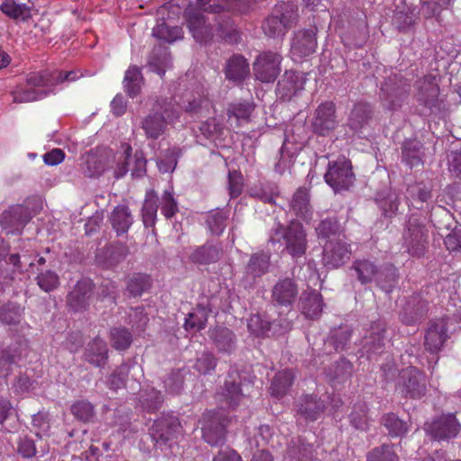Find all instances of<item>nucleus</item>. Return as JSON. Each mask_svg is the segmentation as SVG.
<instances>
[{
  "label": "nucleus",
  "mask_w": 461,
  "mask_h": 461,
  "mask_svg": "<svg viewBox=\"0 0 461 461\" xmlns=\"http://www.w3.org/2000/svg\"><path fill=\"white\" fill-rule=\"evenodd\" d=\"M208 337L218 353L231 355L237 348L236 334L229 328L216 326L208 330Z\"/></svg>",
  "instance_id": "nucleus-19"
},
{
  "label": "nucleus",
  "mask_w": 461,
  "mask_h": 461,
  "mask_svg": "<svg viewBox=\"0 0 461 461\" xmlns=\"http://www.w3.org/2000/svg\"><path fill=\"white\" fill-rule=\"evenodd\" d=\"M150 287V278L146 275L138 274L133 276L128 282L127 290L132 296L140 295L145 290Z\"/></svg>",
  "instance_id": "nucleus-60"
},
{
  "label": "nucleus",
  "mask_w": 461,
  "mask_h": 461,
  "mask_svg": "<svg viewBox=\"0 0 461 461\" xmlns=\"http://www.w3.org/2000/svg\"><path fill=\"white\" fill-rule=\"evenodd\" d=\"M0 9L13 20L24 22L32 17L31 8L25 4H18L14 0H5Z\"/></svg>",
  "instance_id": "nucleus-44"
},
{
  "label": "nucleus",
  "mask_w": 461,
  "mask_h": 461,
  "mask_svg": "<svg viewBox=\"0 0 461 461\" xmlns=\"http://www.w3.org/2000/svg\"><path fill=\"white\" fill-rule=\"evenodd\" d=\"M111 341L114 348L124 350L131 343V334L126 329H113L111 330Z\"/></svg>",
  "instance_id": "nucleus-62"
},
{
  "label": "nucleus",
  "mask_w": 461,
  "mask_h": 461,
  "mask_svg": "<svg viewBox=\"0 0 461 461\" xmlns=\"http://www.w3.org/2000/svg\"><path fill=\"white\" fill-rule=\"evenodd\" d=\"M35 280L38 286L46 293L57 289L59 285V275L50 269L41 270L37 274Z\"/></svg>",
  "instance_id": "nucleus-53"
},
{
  "label": "nucleus",
  "mask_w": 461,
  "mask_h": 461,
  "mask_svg": "<svg viewBox=\"0 0 461 461\" xmlns=\"http://www.w3.org/2000/svg\"><path fill=\"white\" fill-rule=\"evenodd\" d=\"M188 374V370L185 368L172 370L163 381L166 392L169 394H179L184 388L185 379Z\"/></svg>",
  "instance_id": "nucleus-47"
},
{
  "label": "nucleus",
  "mask_w": 461,
  "mask_h": 461,
  "mask_svg": "<svg viewBox=\"0 0 461 461\" xmlns=\"http://www.w3.org/2000/svg\"><path fill=\"white\" fill-rule=\"evenodd\" d=\"M423 145L417 140H408L402 146V158L411 168L422 165Z\"/></svg>",
  "instance_id": "nucleus-37"
},
{
  "label": "nucleus",
  "mask_w": 461,
  "mask_h": 461,
  "mask_svg": "<svg viewBox=\"0 0 461 461\" xmlns=\"http://www.w3.org/2000/svg\"><path fill=\"white\" fill-rule=\"evenodd\" d=\"M153 36L167 42H174L183 38V30L181 27H170L162 23L153 29Z\"/></svg>",
  "instance_id": "nucleus-52"
},
{
  "label": "nucleus",
  "mask_w": 461,
  "mask_h": 461,
  "mask_svg": "<svg viewBox=\"0 0 461 461\" xmlns=\"http://www.w3.org/2000/svg\"><path fill=\"white\" fill-rule=\"evenodd\" d=\"M158 196L154 190H149L146 193L145 200L142 205V221L145 227H152L157 220L158 208Z\"/></svg>",
  "instance_id": "nucleus-42"
},
{
  "label": "nucleus",
  "mask_w": 461,
  "mask_h": 461,
  "mask_svg": "<svg viewBox=\"0 0 461 461\" xmlns=\"http://www.w3.org/2000/svg\"><path fill=\"white\" fill-rule=\"evenodd\" d=\"M299 290L295 281L290 277L279 279L271 289V300L275 305L290 307L296 301Z\"/></svg>",
  "instance_id": "nucleus-17"
},
{
  "label": "nucleus",
  "mask_w": 461,
  "mask_h": 461,
  "mask_svg": "<svg viewBox=\"0 0 461 461\" xmlns=\"http://www.w3.org/2000/svg\"><path fill=\"white\" fill-rule=\"evenodd\" d=\"M409 85L401 75H393L385 79L381 86L380 99L384 108L399 109L408 96Z\"/></svg>",
  "instance_id": "nucleus-6"
},
{
  "label": "nucleus",
  "mask_w": 461,
  "mask_h": 461,
  "mask_svg": "<svg viewBox=\"0 0 461 461\" xmlns=\"http://www.w3.org/2000/svg\"><path fill=\"white\" fill-rule=\"evenodd\" d=\"M122 148L124 149V152L118 159L117 167L114 170V176L116 178L123 177L130 170L133 177L144 176L146 173L147 160L143 152L137 150L133 158H131V147L128 144H122Z\"/></svg>",
  "instance_id": "nucleus-11"
},
{
  "label": "nucleus",
  "mask_w": 461,
  "mask_h": 461,
  "mask_svg": "<svg viewBox=\"0 0 461 461\" xmlns=\"http://www.w3.org/2000/svg\"><path fill=\"white\" fill-rule=\"evenodd\" d=\"M350 270L354 272L361 285H367L375 281L378 275L379 267L370 259L361 258L353 261Z\"/></svg>",
  "instance_id": "nucleus-32"
},
{
  "label": "nucleus",
  "mask_w": 461,
  "mask_h": 461,
  "mask_svg": "<svg viewBox=\"0 0 461 461\" xmlns=\"http://www.w3.org/2000/svg\"><path fill=\"white\" fill-rule=\"evenodd\" d=\"M217 363L218 359L213 353L203 351L196 358L194 368L202 375H207L215 369Z\"/></svg>",
  "instance_id": "nucleus-59"
},
{
  "label": "nucleus",
  "mask_w": 461,
  "mask_h": 461,
  "mask_svg": "<svg viewBox=\"0 0 461 461\" xmlns=\"http://www.w3.org/2000/svg\"><path fill=\"white\" fill-rule=\"evenodd\" d=\"M429 230L421 218L411 216L403 233L404 245L413 257H421L428 248Z\"/></svg>",
  "instance_id": "nucleus-5"
},
{
  "label": "nucleus",
  "mask_w": 461,
  "mask_h": 461,
  "mask_svg": "<svg viewBox=\"0 0 461 461\" xmlns=\"http://www.w3.org/2000/svg\"><path fill=\"white\" fill-rule=\"evenodd\" d=\"M366 461H399L393 446L384 444L367 454Z\"/></svg>",
  "instance_id": "nucleus-57"
},
{
  "label": "nucleus",
  "mask_w": 461,
  "mask_h": 461,
  "mask_svg": "<svg viewBox=\"0 0 461 461\" xmlns=\"http://www.w3.org/2000/svg\"><path fill=\"white\" fill-rule=\"evenodd\" d=\"M122 84L125 92L130 97L137 96L144 85V77L140 68L137 66L129 67L125 71Z\"/></svg>",
  "instance_id": "nucleus-39"
},
{
  "label": "nucleus",
  "mask_w": 461,
  "mask_h": 461,
  "mask_svg": "<svg viewBox=\"0 0 461 461\" xmlns=\"http://www.w3.org/2000/svg\"><path fill=\"white\" fill-rule=\"evenodd\" d=\"M351 337L350 330L346 327H339L330 331L327 343L336 351L343 350Z\"/></svg>",
  "instance_id": "nucleus-58"
},
{
  "label": "nucleus",
  "mask_w": 461,
  "mask_h": 461,
  "mask_svg": "<svg viewBox=\"0 0 461 461\" xmlns=\"http://www.w3.org/2000/svg\"><path fill=\"white\" fill-rule=\"evenodd\" d=\"M221 397L222 400L228 404L230 407L236 406L243 394L240 389V376L237 373L229 374L228 377L225 380L224 386L221 389Z\"/></svg>",
  "instance_id": "nucleus-38"
},
{
  "label": "nucleus",
  "mask_w": 461,
  "mask_h": 461,
  "mask_svg": "<svg viewBox=\"0 0 461 461\" xmlns=\"http://www.w3.org/2000/svg\"><path fill=\"white\" fill-rule=\"evenodd\" d=\"M317 47L316 30H300L294 33L291 43V54L294 59L312 54Z\"/></svg>",
  "instance_id": "nucleus-20"
},
{
  "label": "nucleus",
  "mask_w": 461,
  "mask_h": 461,
  "mask_svg": "<svg viewBox=\"0 0 461 461\" xmlns=\"http://www.w3.org/2000/svg\"><path fill=\"white\" fill-rule=\"evenodd\" d=\"M187 27L194 40L200 43L209 42L212 37V27L207 24L203 14L195 10L186 13Z\"/></svg>",
  "instance_id": "nucleus-23"
},
{
  "label": "nucleus",
  "mask_w": 461,
  "mask_h": 461,
  "mask_svg": "<svg viewBox=\"0 0 461 461\" xmlns=\"http://www.w3.org/2000/svg\"><path fill=\"white\" fill-rule=\"evenodd\" d=\"M427 310L428 303L420 295H414L406 303L401 320L406 325H415L424 318Z\"/></svg>",
  "instance_id": "nucleus-27"
},
{
  "label": "nucleus",
  "mask_w": 461,
  "mask_h": 461,
  "mask_svg": "<svg viewBox=\"0 0 461 461\" xmlns=\"http://www.w3.org/2000/svg\"><path fill=\"white\" fill-rule=\"evenodd\" d=\"M179 111L167 99L155 101L150 113L141 121V129L147 139L157 140L163 135L167 124L178 118Z\"/></svg>",
  "instance_id": "nucleus-1"
},
{
  "label": "nucleus",
  "mask_w": 461,
  "mask_h": 461,
  "mask_svg": "<svg viewBox=\"0 0 461 461\" xmlns=\"http://www.w3.org/2000/svg\"><path fill=\"white\" fill-rule=\"evenodd\" d=\"M228 217V213L221 210L211 212L206 218V223L210 231L213 235H221L226 227Z\"/></svg>",
  "instance_id": "nucleus-56"
},
{
  "label": "nucleus",
  "mask_w": 461,
  "mask_h": 461,
  "mask_svg": "<svg viewBox=\"0 0 461 461\" xmlns=\"http://www.w3.org/2000/svg\"><path fill=\"white\" fill-rule=\"evenodd\" d=\"M382 423L392 437H402L408 431L407 423L392 412L382 418Z\"/></svg>",
  "instance_id": "nucleus-50"
},
{
  "label": "nucleus",
  "mask_w": 461,
  "mask_h": 461,
  "mask_svg": "<svg viewBox=\"0 0 461 461\" xmlns=\"http://www.w3.org/2000/svg\"><path fill=\"white\" fill-rule=\"evenodd\" d=\"M324 410V402L315 395H305L297 403V413L306 420H316Z\"/></svg>",
  "instance_id": "nucleus-30"
},
{
  "label": "nucleus",
  "mask_w": 461,
  "mask_h": 461,
  "mask_svg": "<svg viewBox=\"0 0 461 461\" xmlns=\"http://www.w3.org/2000/svg\"><path fill=\"white\" fill-rule=\"evenodd\" d=\"M163 402L161 393L155 388L142 391L140 394V402L144 410L152 412L158 410Z\"/></svg>",
  "instance_id": "nucleus-51"
},
{
  "label": "nucleus",
  "mask_w": 461,
  "mask_h": 461,
  "mask_svg": "<svg viewBox=\"0 0 461 461\" xmlns=\"http://www.w3.org/2000/svg\"><path fill=\"white\" fill-rule=\"evenodd\" d=\"M182 434V426L177 417L164 415L156 420L149 435L156 445L162 447L177 439Z\"/></svg>",
  "instance_id": "nucleus-8"
},
{
  "label": "nucleus",
  "mask_w": 461,
  "mask_h": 461,
  "mask_svg": "<svg viewBox=\"0 0 461 461\" xmlns=\"http://www.w3.org/2000/svg\"><path fill=\"white\" fill-rule=\"evenodd\" d=\"M302 312L309 319L321 316L323 308L322 296L316 290H307L301 296Z\"/></svg>",
  "instance_id": "nucleus-34"
},
{
  "label": "nucleus",
  "mask_w": 461,
  "mask_h": 461,
  "mask_svg": "<svg viewBox=\"0 0 461 461\" xmlns=\"http://www.w3.org/2000/svg\"><path fill=\"white\" fill-rule=\"evenodd\" d=\"M312 447L310 444L302 443L300 446L289 447L285 461H307L312 457Z\"/></svg>",
  "instance_id": "nucleus-61"
},
{
  "label": "nucleus",
  "mask_w": 461,
  "mask_h": 461,
  "mask_svg": "<svg viewBox=\"0 0 461 461\" xmlns=\"http://www.w3.org/2000/svg\"><path fill=\"white\" fill-rule=\"evenodd\" d=\"M74 416L82 421H89L95 415L94 406L86 401H77L71 406Z\"/></svg>",
  "instance_id": "nucleus-63"
},
{
  "label": "nucleus",
  "mask_w": 461,
  "mask_h": 461,
  "mask_svg": "<svg viewBox=\"0 0 461 461\" xmlns=\"http://www.w3.org/2000/svg\"><path fill=\"white\" fill-rule=\"evenodd\" d=\"M148 65L152 72L162 77L167 68L171 67V56L168 49L162 45L155 46L149 55Z\"/></svg>",
  "instance_id": "nucleus-36"
},
{
  "label": "nucleus",
  "mask_w": 461,
  "mask_h": 461,
  "mask_svg": "<svg viewBox=\"0 0 461 461\" xmlns=\"http://www.w3.org/2000/svg\"><path fill=\"white\" fill-rule=\"evenodd\" d=\"M30 221V214L27 208L22 205L12 206L4 212L0 223L8 232H20L24 225Z\"/></svg>",
  "instance_id": "nucleus-24"
},
{
  "label": "nucleus",
  "mask_w": 461,
  "mask_h": 461,
  "mask_svg": "<svg viewBox=\"0 0 461 461\" xmlns=\"http://www.w3.org/2000/svg\"><path fill=\"white\" fill-rule=\"evenodd\" d=\"M438 95L439 87L436 83L427 80L420 83L418 100L430 110L437 107Z\"/></svg>",
  "instance_id": "nucleus-45"
},
{
  "label": "nucleus",
  "mask_w": 461,
  "mask_h": 461,
  "mask_svg": "<svg viewBox=\"0 0 461 461\" xmlns=\"http://www.w3.org/2000/svg\"><path fill=\"white\" fill-rule=\"evenodd\" d=\"M270 266V255L260 251L250 256L247 263L242 277L245 287H252L261 276L268 272Z\"/></svg>",
  "instance_id": "nucleus-15"
},
{
  "label": "nucleus",
  "mask_w": 461,
  "mask_h": 461,
  "mask_svg": "<svg viewBox=\"0 0 461 461\" xmlns=\"http://www.w3.org/2000/svg\"><path fill=\"white\" fill-rule=\"evenodd\" d=\"M448 317L438 318L429 321L424 334L423 346L430 354L438 353L449 339Z\"/></svg>",
  "instance_id": "nucleus-10"
},
{
  "label": "nucleus",
  "mask_w": 461,
  "mask_h": 461,
  "mask_svg": "<svg viewBox=\"0 0 461 461\" xmlns=\"http://www.w3.org/2000/svg\"><path fill=\"white\" fill-rule=\"evenodd\" d=\"M315 230L319 238L326 239L339 231V224L336 217H328L322 220Z\"/></svg>",
  "instance_id": "nucleus-64"
},
{
  "label": "nucleus",
  "mask_w": 461,
  "mask_h": 461,
  "mask_svg": "<svg viewBox=\"0 0 461 461\" xmlns=\"http://www.w3.org/2000/svg\"><path fill=\"white\" fill-rule=\"evenodd\" d=\"M372 106L366 103H357L354 105L348 120V126L355 132L365 128L372 118Z\"/></svg>",
  "instance_id": "nucleus-33"
},
{
  "label": "nucleus",
  "mask_w": 461,
  "mask_h": 461,
  "mask_svg": "<svg viewBox=\"0 0 461 461\" xmlns=\"http://www.w3.org/2000/svg\"><path fill=\"white\" fill-rule=\"evenodd\" d=\"M338 125L336 107L332 102L321 104L314 112L312 127L313 132L326 136Z\"/></svg>",
  "instance_id": "nucleus-13"
},
{
  "label": "nucleus",
  "mask_w": 461,
  "mask_h": 461,
  "mask_svg": "<svg viewBox=\"0 0 461 461\" xmlns=\"http://www.w3.org/2000/svg\"><path fill=\"white\" fill-rule=\"evenodd\" d=\"M460 424L454 414L442 415L430 423H426V429L436 439H448L459 432Z\"/></svg>",
  "instance_id": "nucleus-18"
},
{
  "label": "nucleus",
  "mask_w": 461,
  "mask_h": 461,
  "mask_svg": "<svg viewBox=\"0 0 461 461\" xmlns=\"http://www.w3.org/2000/svg\"><path fill=\"white\" fill-rule=\"evenodd\" d=\"M306 78L301 72L285 71L283 78L277 83V91L282 97L290 98L303 89Z\"/></svg>",
  "instance_id": "nucleus-29"
},
{
  "label": "nucleus",
  "mask_w": 461,
  "mask_h": 461,
  "mask_svg": "<svg viewBox=\"0 0 461 461\" xmlns=\"http://www.w3.org/2000/svg\"><path fill=\"white\" fill-rule=\"evenodd\" d=\"M384 334L385 328L382 322L372 323L362 339L363 354L370 357L372 355L382 353L386 342Z\"/></svg>",
  "instance_id": "nucleus-21"
},
{
  "label": "nucleus",
  "mask_w": 461,
  "mask_h": 461,
  "mask_svg": "<svg viewBox=\"0 0 461 461\" xmlns=\"http://www.w3.org/2000/svg\"><path fill=\"white\" fill-rule=\"evenodd\" d=\"M290 208L294 214L302 218L305 221H309L312 217V208L310 203L309 189L306 187H300L294 194Z\"/></svg>",
  "instance_id": "nucleus-31"
},
{
  "label": "nucleus",
  "mask_w": 461,
  "mask_h": 461,
  "mask_svg": "<svg viewBox=\"0 0 461 461\" xmlns=\"http://www.w3.org/2000/svg\"><path fill=\"white\" fill-rule=\"evenodd\" d=\"M24 308L17 303L8 302L0 306V322L7 326L19 325L23 320Z\"/></svg>",
  "instance_id": "nucleus-41"
},
{
  "label": "nucleus",
  "mask_w": 461,
  "mask_h": 461,
  "mask_svg": "<svg viewBox=\"0 0 461 461\" xmlns=\"http://www.w3.org/2000/svg\"><path fill=\"white\" fill-rule=\"evenodd\" d=\"M223 71L229 81L240 84L249 77V64L242 55L234 54L226 61Z\"/></svg>",
  "instance_id": "nucleus-26"
},
{
  "label": "nucleus",
  "mask_w": 461,
  "mask_h": 461,
  "mask_svg": "<svg viewBox=\"0 0 461 461\" xmlns=\"http://www.w3.org/2000/svg\"><path fill=\"white\" fill-rule=\"evenodd\" d=\"M281 240H284L285 250L294 258L303 257L308 248L306 232L298 221H291L287 226L280 222L275 224L269 241L274 243Z\"/></svg>",
  "instance_id": "nucleus-2"
},
{
  "label": "nucleus",
  "mask_w": 461,
  "mask_h": 461,
  "mask_svg": "<svg viewBox=\"0 0 461 461\" xmlns=\"http://www.w3.org/2000/svg\"><path fill=\"white\" fill-rule=\"evenodd\" d=\"M221 256V248L218 244L206 242L195 247L189 254V259L194 264L210 265L217 262Z\"/></svg>",
  "instance_id": "nucleus-28"
},
{
  "label": "nucleus",
  "mask_w": 461,
  "mask_h": 461,
  "mask_svg": "<svg viewBox=\"0 0 461 461\" xmlns=\"http://www.w3.org/2000/svg\"><path fill=\"white\" fill-rule=\"evenodd\" d=\"M48 86H55L53 70L31 72L26 77V85L19 86L13 91L14 102L26 103L41 99L46 95V92L37 90L36 87Z\"/></svg>",
  "instance_id": "nucleus-4"
},
{
  "label": "nucleus",
  "mask_w": 461,
  "mask_h": 461,
  "mask_svg": "<svg viewBox=\"0 0 461 461\" xmlns=\"http://www.w3.org/2000/svg\"><path fill=\"white\" fill-rule=\"evenodd\" d=\"M225 420L218 412H208L203 417V438L211 446H218L225 439Z\"/></svg>",
  "instance_id": "nucleus-16"
},
{
  "label": "nucleus",
  "mask_w": 461,
  "mask_h": 461,
  "mask_svg": "<svg viewBox=\"0 0 461 461\" xmlns=\"http://www.w3.org/2000/svg\"><path fill=\"white\" fill-rule=\"evenodd\" d=\"M298 22V8L292 3L276 5L263 23L264 33L270 38L284 37Z\"/></svg>",
  "instance_id": "nucleus-3"
},
{
  "label": "nucleus",
  "mask_w": 461,
  "mask_h": 461,
  "mask_svg": "<svg viewBox=\"0 0 461 461\" xmlns=\"http://www.w3.org/2000/svg\"><path fill=\"white\" fill-rule=\"evenodd\" d=\"M396 389L405 396L420 398L426 393V376L414 366L407 367L400 373Z\"/></svg>",
  "instance_id": "nucleus-9"
},
{
  "label": "nucleus",
  "mask_w": 461,
  "mask_h": 461,
  "mask_svg": "<svg viewBox=\"0 0 461 461\" xmlns=\"http://www.w3.org/2000/svg\"><path fill=\"white\" fill-rule=\"evenodd\" d=\"M110 220L118 235L126 233L133 222V217L129 208L122 204L113 209Z\"/></svg>",
  "instance_id": "nucleus-40"
},
{
  "label": "nucleus",
  "mask_w": 461,
  "mask_h": 461,
  "mask_svg": "<svg viewBox=\"0 0 461 461\" xmlns=\"http://www.w3.org/2000/svg\"><path fill=\"white\" fill-rule=\"evenodd\" d=\"M276 321L270 322L266 316L260 314L252 315L248 321L249 330L258 337L268 335L272 326H276Z\"/></svg>",
  "instance_id": "nucleus-48"
},
{
  "label": "nucleus",
  "mask_w": 461,
  "mask_h": 461,
  "mask_svg": "<svg viewBox=\"0 0 461 461\" xmlns=\"http://www.w3.org/2000/svg\"><path fill=\"white\" fill-rule=\"evenodd\" d=\"M351 257V245L345 240H330L322 253L323 265L330 269L345 265Z\"/></svg>",
  "instance_id": "nucleus-14"
},
{
  "label": "nucleus",
  "mask_w": 461,
  "mask_h": 461,
  "mask_svg": "<svg viewBox=\"0 0 461 461\" xmlns=\"http://www.w3.org/2000/svg\"><path fill=\"white\" fill-rule=\"evenodd\" d=\"M367 405L366 402H357L353 406L349 415L350 424L357 429L366 430L369 427L367 417Z\"/></svg>",
  "instance_id": "nucleus-49"
},
{
  "label": "nucleus",
  "mask_w": 461,
  "mask_h": 461,
  "mask_svg": "<svg viewBox=\"0 0 461 461\" xmlns=\"http://www.w3.org/2000/svg\"><path fill=\"white\" fill-rule=\"evenodd\" d=\"M324 179L335 193L348 190L355 180L350 161L340 158L329 162Z\"/></svg>",
  "instance_id": "nucleus-7"
},
{
  "label": "nucleus",
  "mask_w": 461,
  "mask_h": 461,
  "mask_svg": "<svg viewBox=\"0 0 461 461\" xmlns=\"http://www.w3.org/2000/svg\"><path fill=\"white\" fill-rule=\"evenodd\" d=\"M84 356L86 360L95 366H104L108 357L105 341L99 337L95 338L87 344Z\"/></svg>",
  "instance_id": "nucleus-35"
},
{
  "label": "nucleus",
  "mask_w": 461,
  "mask_h": 461,
  "mask_svg": "<svg viewBox=\"0 0 461 461\" xmlns=\"http://www.w3.org/2000/svg\"><path fill=\"white\" fill-rule=\"evenodd\" d=\"M281 56L276 52L259 54L253 64L255 77L264 83L274 82L281 71Z\"/></svg>",
  "instance_id": "nucleus-12"
},
{
  "label": "nucleus",
  "mask_w": 461,
  "mask_h": 461,
  "mask_svg": "<svg viewBox=\"0 0 461 461\" xmlns=\"http://www.w3.org/2000/svg\"><path fill=\"white\" fill-rule=\"evenodd\" d=\"M375 282L384 292L391 293L398 282L396 268L393 265L379 267Z\"/></svg>",
  "instance_id": "nucleus-43"
},
{
  "label": "nucleus",
  "mask_w": 461,
  "mask_h": 461,
  "mask_svg": "<svg viewBox=\"0 0 461 461\" xmlns=\"http://www.w3.org/2000/svg\"><path fill=\"white\" fill-rule=\"evenodd\" d=\"M254 107V104L251 102L232 103L229 104L227 108V114L229 119L234 117L238 121L242 120L248 122Z\"/></svg>",
  "instance_id": "nucleus-55"
},
{
  "label": "nucleus",
  "mask_w": 461,
  "mask_h": 461,
  "mask_svg": "<svg viewBox=\"0 0 461 461\" xmlns=\"http://www.w3.org/2000/svg\"><path fill=\"white\" fill-rule=\"evenodd\" d=\"M94 284L88 278L77 282L73 290L68 294L67 303L74 312L86 309L93 294Z\"/></svg>",
  "instance_id": "nucleus-22"
},
{
  "label": "nucleus",
  "mask_w": 461,
  "mask_h": 461,
  "mask_svg": "<svg viewBox=\"0 0 461 461\" xmlns=\"http://www.w3.org/2000/svg\"><path fill=\"white\" fill-rule=\"evenodd\" d=\"M294 381L293 372L289 369L279 371L274 376L270 392L276 397H282L286 393Z\"/></svg>",
  "instance_id": "nucleus-46"
},
{
  "label": "nucleus",
  "mask_w": 461,
  "mask_h": 461,
  "mask_svg": "<svg viewBox=\"0 0 461 461\" xmlns=\"http://www.w3.org/2000/svg\"><path fill=\"white\" fill-rule=\"evenodd\" d=\"M128 253L129 249L126 245L122 243L110 244L97 251L95 259L98 264L105 267H112L124 260Z\"/></svg>",
  "instance_id": "nucleus-25"
},
{
  "label": "nucleus",
  "mask_w": 461,
  "mask_h": 461,
  "mask_svg": "<svg viewBox=\"0 0 461 461\" xmlns=\"http://www.w3.org/2000/svg\"><path fill=\"white\" fill-rule=\"evenodd\" d=\"M208 319V313L204 307H197L192 312H189L185 318V328L186 330H203Z\"/></svg>",
  "instance_id": "nucleus-54"
}]
</instances>
